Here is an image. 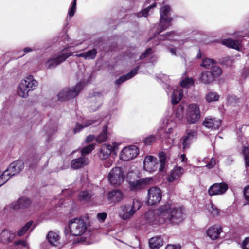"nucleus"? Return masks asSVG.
Instances as JSON below:
<instances>
[{
	"label": "nucleus",
	"instance_id": "nucleus-1",
	"mask_svg": "<svg viewBox=\"0 0 249 249\" xmlns=\"http://www.w3.org/2000/svg\"><path fill=\"white\" fill-rule=\"evenodd\" d=\"M147 221L151 224H178L183 221V211L180 207L167 204L159 208L157 212L148 211L145 213Z\"/></svg>",
	"mask_w": 249,
	"mask_h": 249
},
{
	"label": "nucleus",
	"instance_id": "nucleus-2",
	"mask_svg": "<svg viewBox=\"0 0 249 249\" xmlns=\"http://www.w3.org/2000/svg\"><path fill=\"white\" fill-rule=\"evenodd\" d=\"M38 86V82L32 75H29L22 79L18 88V95L23 98L28 96L30 91L36 89Z\"/></svg>",
	"mask_w": 249,
	"mask_h": 249
},
{
	"label": "nucleus",
	"instance_id": "nucleus-3",
	"mask_svg": "<svg viewBox=\"0 0 249 249\" xmlns=\"http://www.w3.org/2000/svg\"><path fill=\"white\" fill-rule=\"evenodd\" d=\"M68 227L70 233L74 236H78L85 232L87 225L84 218L76 217L69 221Z\"/></svg>",
	"mask_w": 249,
	"mask_h": 249
},
{
	"label": "nucleus",
	"instance_id": "nucleus-4",
	"mask_svg": "<svg viewBox=\"0 0 249 249\" xmlns=\"http://www.w3.org/2000/svg\"><path fill=\"white\" fill-rule=\"evenodd\" d=\"M83 87V84L79 83L74 87L64 88L57 95L58 100L65 101L75 98L79 94Z\"/></svg>",
	"mask_w": 249,
	"mask_h": 249
},
{
	"label": "nucleus",
	"instance_id": "nucleus-5",
	"mask_svg": "<svg viewBox=\"0 0 249 249\" xmlns=\"http://www.w3.org/2000/svg\"><path fill=\"white\" fill-rule=\"evenodd\" d=\"M185 117L187 123L190 124L198 121L200 118L199 106L196 103L189 104L186 109Z\"/></svg>",
	"mask_w": 249,
	"mask_h": 249
},
{
	"label": "nucleus",
	"instance_id": "nucleus-6",
	"mask_svg": "<svg viewBox=\"0 0 249 249\" xmlns=\"http://www.w3.org/2000/svg\"><path fill=\"white\" fill-rule=\"evenodd\" d=\"M107 177L108 181L111 184L118 186L123 182L124 175L120 167H115L110 170Z\"/></svg>",
	"mask_w": 249,
	"mask_h": 249
},
{
	"label": "nucleus",
	"instance_id": "nucleus-7",
	"mask_svg": "<svg viewBox=\"0 0 249 249\" xmlns=\"http://www.w3.org/2000/svg\"><path fill=\"white\" fill-rule=\"evenodd\" d=\"M147 203L154 205L159 203L161 200L162 194L160 189L157 187H152L148 190Z\"/></svg>",
	"mask_w": 249,
	"mask_h": 249
},
{
	"label": "nucleus",
	"instance_id": "nucleus-8",
	"mask_svg": "<svg viewBox=\"0 0 249 249\" xmlns=\"http://www.w3.org/2000/svg\"><path fill=\"white\" fill-rule=\"evenodd\" d=\"M138 149L134 145L124 147L120 154V159L124 161H128L135 158L138 154Z\"/></svg>",
	"mask_w": 249,
	"mask_h": 249
},
{
	"label": "nucleus",
	"instance_id": "nucleus-9",
	"mask_svg": "<svg viewBox=\"0 0 249 249\" xmlns=\"http://www.w3.org/2000/svg\"><path fill=\"white\" fill-rule=\"evenodd\" d=\"M72 55V53H63L57 56L53 57L45 62V66L47 69H53L64 61L68 57Z\"/></svg>",
	"mask_w": 249,
	"mask_h": 249
},
{
	"label": "nucleus",
	"instance_id": "nucleus-10",
	"mask_svg": "<svg viewBox=\"0 0 249 249\" xmlns=\"http://www.w3.org/2000/svg\"><path fill=\"white\" fill-rule=\"evenodd\" d=\"M159 167L157 159L153 156H147L143 161V168L147 172L152 173L156 171Z\"/></svg>",
	"mask_w": 249,
	"mask_h": 249
},
{
	"label": "nucleus",
	"instance_id": "nucleus-11",
	"mask_svg": "<svg viewBox=\"0 0 249 249\" xmlns=\"http://www.w3.org/2000/svg\"><path fill=\"white\" fill-rule=\"evenodd\" d=\"M228 189V185L225 183H214L209 188L208 193L211 196L221 195L224 194Z\"/></svg>",
	"mask_w": 249,
	"mask_h": 249
},
{
	"label": "nucleus",
	"instance_id": "nucleus-12",
	"mask_svg": "<svg viewBox=\"0 0 249 249\" xmlns=\"http://www.w3.org/2000/svg\"><path fill=\"white\" fill-rule=\"evenodd\" d=\"M152 178H145L129 182V188L131 191H138L144 189L150 182Z\"/></svg>",
	"mask_w": 249,
	"mask_h": 249
},
{
	"label": "nucleus",
	"instance_id": "nucleus-13",
	"mask_svg": "<svg viewBox=\"0 0 249 249\" xmlns=\"http://www.w3.org/2000/svg\"><path fill=\"white\" fill-rule=\"evenodd\" d=\"M103 96L99 92L94 93L90 97L89 108L91 111H95L101 107L103 102Z\"/></svg>",
	"mask_w": 249,
	"mask_h": 249
},
{
	"label": "nucleus",
	"instance_id": "nucleus-14",
	"mask_svg": "<svg viewBox=\"0 0 249 249\" xmlns=\"http://www.w3.org/2000/svg\"><path fill=\"white\" fill-rule=\"evenodd\" d=\"M124 197L123 193L119 189H113L109 191L107 198L110 203H117L121 201Z\"/></svg>",
	"mask_w": 249,
	"mask_h": 249
},
{
	"label": "nucleus",
	"instance_id": "nucleus-15",
	"mask_svg": "<svg viewBox=\"0 0 249 249\" xmlns=\"http://www.w3.org/2000/svg\"><path fill=\"white\" fill-rule=\"evenodd\" d=\"M115 144H104L100 148L99 158L101 160H104L109 158L112 152L115 150Z\"/></svg>",
	"mask_w": 249,
	"mask_h": 249
},
{
	"label": "nucleus",
	"instance_id": "nucleus-16",
	"mask_svg": "<svg viewBox=\"0 0 249 249\" xmlns=\"http://www.w3.org/2000/svg\"><path fill=\"white\" fill-rule=\"evenodd\" d=\"M24 167V163L22 160H17L10 164L6 171H8L10 176H12L18 174Z\"/></svg>",
	"mask_w": 249,
	"mask_h": 249
},
{
	"label": "nucleus",
	"instance_id": "nucleus-17",
	"mask_svg": "<svg viewBox=\"0 0 249 249\" xmlns=\"http://www.w3.org/2000/svg\"><path fill=\"white\" fill-rule=\"evenodd\" d=\"M31 201L28 198L25 197H20L17 201L11 204V207L14 210L24 209L30 206Z\"/></svg>",
	"mask_w": 249,
	"mask_h": 249
},
{
	"label": "nucleus",
	"instance_id": "nucleus-18",
	"mask_svg": "<svg viewBox=\"0 0 249 249\" xmlns=\"http://www.w3.org/2000/svg\"><path fill=\"white\" fill-rule=\"evenodd\" d=\"M89 163V159L81 155L80 157L72 160L71 163V166L72 169H77L86 166Z\"/></svg>",
	"mask_w": 249,
	"mask_h": 249
},
{
	"label": "nucleus",
	"instance_id": "nucleus-19",
	"mask_svg": "<svg viewBox=\"0 0 249 249\" xmlns=\"http://www.w3.org/2000/svg\"><path fill=\"white\" fill-rule=\"evenodd\" d=\"M134 214L130 205H124L120 207L119 215L123 220L129 219Z\"/></svg>",
	"mask_w": 249,
	"mask_h": 249
},
{
	"label": "nucleus",
	"instance_id": "nucleus-20",
	"mask_svg": "<svg viewBox=\"0 0 249 249\" xmlns=\"http://www.w3.org/2000/svg\"><path fill=\"white\" fill-rule=\"evenodd\" d=\"M184 170L180 166H176L171 171V173L168 178V181L170 182H173L180 178L183 174Z\"/></svg>",
	"mask_w": 249,
	"mask_h": 249
},
{
	"label": "nucleus",
	"instance_id": "nucleus-21",
	"mask_svg": "<svg viewBox=\"0 0 249 249\" xmlns=\"http://www.w3.org/2000/svg\"><path fill=\"white\" fill-rule=\"evenodd\" d=\"M203 124L207 128L216 129L220 126L221 123L220 120L206 118L203 122Z\"/></svg>",
	"mask_w": 249,
	"mask_h": 249
},
{
	"label": "nucleus",
	"instance_id": "nucleus-22",
	"mask_svg": "<svg viewBox=\"0 0 249 249\" xmlns=\"http://www.w3.org/2000/svg\"><path fill=\"white\" fill-rule=\"evenodd\" d=\"M196 136V132L194 130H190L184 136L182 141L183 148L186 149L189 147L192 140Z\"/></svg>",
	"mask_w": 249,
	"mask_h": 249
},
{
	"label": "nucleus",
	"instance_id": "nucleus-23",
	"mask_svg": "<svg viewBox=\"0 0 249 249\" xmlns=\"http://www.w3.org/2000/svg\"><path fill=\"white\" fill-rule=\"evenodd\" d=\"M149 244L151 249H158L163 245V239L160 236H155L149 240Z\"/></svg>",
	"mask_w": 249,
	"mask_h": 249
},
{
	"label": "nucleus",
	"instance_id": "nucleus-24",
	"mask_svg": "<svg viewBox=\"0 0 249 249\" xmlns=\"http://www.w3.org/2000/svg\"><path fill=\"white\" fill-rule=\"evenodd\" d=\"M14 237V233L8 230H3L0 234V242L8 243L12 241Z\"/></svg>",
	"mask_w": 249,
	"mask_h": 249
},
{
	"label": "nucleus",
	"instance_id": "nucleus-25",
	"mask_svg": "<svg viewBox=\"0 0 249 249\" xmlns=\"http://www.w3.org/2000/svg\"><path fill=\"white\" fill-rule=\"evenodd\" d=\"M139 69V66H138L132 70L130 72L127 73L126 75L120 77L119 79L115 81V84L118 85L120 84L125 81L132 78L137 74Z\"/></svg>",
	"mask_w": 249,
	"mask_h": 249
},
{
	"label": "nucleus",
	"instance_id": "nucleus-26",
	"mask_svg": "<svg viewBox=\"0 0 249 249\" xmlns=\"http://www.w3.org/2000/svg\"><path fill=\"white\" fill-rule=\"evenodd\" d=\"M172 18H160V23L157 29V33L159 34L162 31L166 29L170 25Z\"/></svg>",
	"mask_w": 249,
	"mask_h": 249
},
{
	"label": "nucleus",
	"instance_id": "nucleus-27",
	"mask_svg": "<svg viewBox=\"0 0 249 249\" xmlns=\"http://www.w3.org/2000/svg\"><path fill=\"white\" fill-rule=\"evenodd\" d=\"M221 232V229L218 226H213L210 227L207 230L208 236L212 240L216 239L220 233Z\"/></svg>",
	"mask_w": 249,
	"mask_h": 249
},
{
	"label": "nucleus",
	"instance_id": "nucleus-28",
	"mask_svg": "<svg viewBox=\"0 0 249 249\" xmlns=\"http://www.w3.org/2000/svg\"><path fill=\"white\" fill-rule=\"evenodd\" d=\"M200 80L204 84H210L214 81L215 78L210 71H205L201 73Z\"/></svg>",
	"mask_w": 249,
	"mask_h": 249
},
{
	"label": "nucleus",
	"instance_id": "nucleus-29",
	"mask_svg": "<svg viewBox=\"0 0 249 249\" xmlns=\"http://www.w3.org/2000/svg\"><path fill=\"white\" fill-rule=\"evenodd\" d=\"M221 43L228 47L235 49H238L239 47V43L237 40L230 38L225 39L221 41Z\"/></svg>",
	"mask_w": 249,
	"mask_h": 249
},
{
	"label": "nucleus",
	"instance_id": "nucleus-30",
	"mask_svg": "<svg viewBox=\"0 0 249 249\" xmlns=\"http://www.w3.org/2000/svg\"><path fill=\"white\" fill-rule=\"evenodd\" d=\"M183 95L182 89H177L174 91L172 95L171 101L173 104H177L181 99Z\"/></svg>",
	"mask_w": 249,
	"mask_h": 249
},
{
	"label": "nucleus",
	"instance_id": "nucleus-31",
	"mask_svg": "<svg viewBox=\"0 0 249 249\" xmlns=\"http://www.w3.org/2000/svg\"><path fill=\"white\" fill-rule=\"evenodd\" d=\"M47 238L51 244L57 246L58 243L59 236L57 233L50 231L48 234Z\"/></svg>",
	"mask_w": 249,
	"mask_h": 249
},
{
	"label": "nucleus",
	"instance_id": "nucleus-32",
	"mask_svg": "<svg viewBox=\"0 0 249 249\" xmlns=\"http://www.w3.org/2000/svg\"><path fill=\"white\" fill-rule=\"evenodd\" d=\"M107 126H105L102 130V132L96 138V141L99 143L105 142L107 138Z\"/></svg>",
	"mask_w": 249,
	"mask_h": 249
},
{
	"label": "nucleus",
	"instance_id": "nucleus-33",
	"mask_svg": "<svg viewBox=\"0 0 249 249\" xmlns=\"http://www.w3.org/2000/svg\"><path fill=\"white\" fill-rule=\"evenodd\" d=\"M94 122V121H93L91 120H89L85 121L83 125L77 123L75 128L73 129L74 133L79 132L81 129H82V128H83L85 127H87V126H89L90 124H92Z\"/></svg>",
	"mask_w": 249,
	"mask_h": 249
},
{
	"label": "nucleus",
	"instance_id": "nucleus-34",
	"mask_svg": "<svg viewBox=\"0 0 249 249\" xmlns=\"http://www.w3.org/2000/svg\"><path fill=\"white\" fill-rule=\"evenodd\" d=\"M219 99V95L215 92H210L206 96V100L208 102L217 101Z\"/></svg>",
	"mask_w": 249,
	"mask_h": 249
},
{
	"label": "nucleus",
	"instance_id": "nucleus-35",
	"mask_svg": "<svg viewBox=\"0 0 249 249\" xmlns=\"http://www.w3.org/2000/svg\"><path fill=\"white\" fill-rule=\"evenodd\" d=\"M92 196V194L90 192L84 191L79 193L78 195V198L81 201L88 200Z\"/></svg>",
	"mask_w": 249,
	"mask_h": 249
},
{
	"label": "nucleus",
	"instance_id": "nucleus-36",
	"mask_svg": "<svg viewBox=\"0 0 249 249\" xmlns=\"http://www.w3.org/2000/svg\"><path fill=\"white\" fill-rule=\"evenodd\" d=\"M194 81L192 78L187 77L180 82V86L182 88H188L194 85Z\"/></svg>",
	"mask_w": 249,
	"mask_h": 249
},
{
	"label": "nucleus",
	"instance_id": "nucleus-37",
	"mask_svg": "<svg viewBox=\"0 0 249 249\" xmlns=\"http://www.w3.org/2000/svg\"><path fill=\"white\" fill-rule=\"evenodd\" d=\"M170 8L168 6H164L160 10V16L161 18H170L169 16L170 14Z\"/></svg>",
	"mask_w": 249,
	"mask_h": 249
},
{
	"label": "nucleus",
	"instance_id": "nucleus-38",
	"mask_svg": "<svg viewBox=\"0 0 249 249\" xmlns=\"http://www.w3.org/2000/svg\"><path fill=\"white\" fill-rule=\"evenodd\" d=\"M211 69H212V71L210 72L215 79L220 76L222 73L221 69L215 65Z\"/></svg>",
	"mask_w": 249,
	"mask_h": 249
},
{
	"label": "nucleus",
	"instance_id": "nucleus-39",
	"mask_svg": "<svg viewBox=\"0 0 249 249\" xmlns=\"http://www.w3.org/2000/svg\"><path fill=\"white\" fill-rule=\"evenodd\" d=\"M159 162L160 167L159 168V171H162L164 168L166 163L165 155L163 152H161L159 154Z\"/></svg>",
	"mask_w": 249,
	"mask_h": 249
},
{
	"label": "nucleus",
	"instance_id": "nucleus-40",
	"mask_svg": "<svg viewBox=\"0 0 249 249\" xmlns=\"http://www.w3.org/2000/svg\"><path fill=\"white\" fill-rule=\"evenodd\" d=\"M214 61L213 59L206 58L203 60L201 66L207 69L211 68L214 65Z\"/></svg>",
	"mask_w": 249,
	"mask_h": 249
},
{
	"label": "nucleus",
	"instance_id": "nucleus-41",
	"mask_svg": "<svg viewBox=\"0 0 249 249\" xmlns=\"http://www.w3.org/2000/svg\"><path fill=\"white\" fill-rule=\"evenodd\" d=\"M32 225V221H29L27 222L24 227H23L21 229L18 231L17 232V234L19 236H22L30 228Z\"/></svg>",
	"mask_w": 249,
	"mask_h": 249
},
{
	"label": "nucleus",
	"instance_id": "nucleus-42",
	"mask_svg": "<svg viewBox=\"0 0 249 249\" xmlns=\"http://www.w3.org/2000/svg\"><path fill=\"white\" fill-rule=\"evenodd\" d=\"M97 53V52L95 49L85 52V59H93L95 58Z\"/></svg>",
	"mask_w": 249,
	"mask_h": 249
},
{
	"label": "nucleus",
	"instance_id": "nucleus-43",
	"mask_svg": "<svg viewBox=\"0 0 249 249\" xmlns=\"http://www.w3.org/2000/svg\"><path fill=\"white\" fill-rule=\"evenodd\" d=\"M243 152L245 166L246 167H248L249 166V148L248 147L244 146Z\"/></svg>",
	"mask_w": 249,
	"mask_h": 249
},
{
	"label": "nucleus",
	"instance_id": "nucleus-44",
	"mask_svg": "<svg viewBox=\"0 0 249 249\" xmlns=\"http://www.w3.org/2000/svg\"><path fill=\"white\" fill-rule=\"evenodd\" d=\"M156 6V3H154L152 4L151 5L149 6L146 8H145L143 10H142L141 11V13H138V17H142V16L146 17L148 15V13L150 11V10L151 9L155 7Z\"/></svg>",
	"mask_w": 249,
	"mask_h": 249
},
{
	"label": "nucleus",
	"instance_id": "nucleus-45",
	"mask_svg": "<svg viewBox=\"0 0 249 249\" xmlns=\"http://www.w3.org/2000/svg\"><path fill=\"white\" fill-rule=\"evenodd\" d=\"M95 148V145L93 144H91L84 148L81 150V155L85 156V154H88L90 153Z\"/></svg>",
	"mask_w": 249,
	"mask_h": 249
},
{
	"label": "nucleus",
	"instance_id": "nucleus-46",
	"mask_svg": "<svg viewBox=\"0 0 249 249\" xmlns=\"http://www.w3.org/2000/svg\"><path fill=\"white\" fill-rule=\"evenodd\" d=\"M209 212L213 216L218 215L219 210L213 204H211L210 207L208 208Z\"/></svg>",
	"mask_w": 249,
	"mask_h": 249
},
{
	"label": "nucleus",
	"instance_id": "nucleus-47",
	"mask_svg": "<svg viewBox=\"0 0 249 249\" xmlns=\"http://www.w3.org/2000/svg\"><path fill=\"white\" fill-rule=\"evenodd\" d=\"M76 1L77 0H73L72 5L69 9L68 15L70 17H72L74 15L76 8Z\"/></svg>",
	"mask_w": 249,
	"mask_h": 249
},
{
	"label": "nucleus",
	"instance_id": "nucleus-48",
	"mask_svg": "<svg viewBox=\"0 0 249 249\" xmlns=\"http://www.w3.org/2000/svg\"><path fill=\"white\" fill-rule=\"evenodd\" d=\"M156 138L153 135H150L146 138L143 140L145 144L146 145H150L156 141Z\"/></svg>",
	"mask_w": 249,
	"mask_h": 249
},
{
	"label": "nucleus",
	"instance_id": "nucleus-49",
	"mask_svg": "<svg viewBox=\"0 0 249 249\" xmlns=\"http://www.w3.org/2000/svg\"><path fill=\"white\" fill-rule=\"evenodd\" d=\"M114 159L113 157H109L107 159L104 160L103 161V165L105 167L109 168L113 164Z\"/></svg>",
	"mask_w": 249,
	"mask_h": 249
},
{
	"label": "nucleus",
	"instance_id": "nucleus-50",
	"mask_svg": "<svg viewBox=\"0 0 249 249\" xmlns=\"http://www.w3.org/2000/svg\"><path fill=\"white\" fill-rule=\"evenodd\" d=\"M141 202L138 200H135L133 201V204L131 205V207L134 211V213L138 210L140 209V208L141 207Z\"/></svg>",
	"mask_w": 249,
	"mask_h": 249
},
{
	"label": "nucleus",
	"instance_id": "nucleus-51",
	"mask_svg": "<svg viewBox=\"0 0 249 249\" xmlns=\"http://www.w3.org/2000/svg\"><path fill=\"white\" fill-rule=\"evenodd\" d=\"M157 135L158 137L162 139L167 137L166 132H165L164 129L162 128L158 129Z\"/></svg>",
	"mask_w": 249,
	"mask_h": 249
},
{
	"label": "nucleus",
	"instance_id": "nucleus-52",
	"mask_svg": "<svg viewBox=\"0 0 249 249\" xmlns=\"http://www.w3.org/2000/svg\"><path fill=\"white\" fill-rule=\"evenodd\" d=\"M245 198L248 204H249V185L244 190Z\"/></svg>",
	"mask_w": 249,
	"mask_h": 249
},
{
	"label": "nucleus",
	"instance_id": "nucleus-53",
	"mask_svg": "<svg viewBox=\"0 0 249 249\" xmlns=\"http://www.w3.org/2000/svg\"><path fill=\"white\" fill-rule=\"evenodd\" d=\"M242 249H249V237H246L242 244Z\"/></svg>",
	"mask_w": 249,
	"mask_h": 249
},
{
	"label": "nucleus",
	"instance_id": "nucleus-54",
	"mask_svg": "<svg viewBox=\"0 0 249 249\" xmlns=\"http://www.w3.org/2000/svg\"><path fill=\"white\" fill-rule=\"evenodd\" d=\"M176 117L178 120H180L183 117V109L182 108H178L176 112Z\"/></svg>",
	"mask_w": 249,
	"mask_h": 249
},
{
	"label": "nucleus",
	"instance_id": "nucleus-55",
	"mask_svg": "<svg viewBox=\"0 0 249 249\" xmlns=\"http://www.w3.org/2000/svg\"><path fill=\"white\" fill-rule=\"evenodd\" d=\"M215 164V160L214 158H212L210 162L206 165V166L209 169H211L214 167Z\"/></svg>",
	"mask_w": 249,
	"mask_h": 249
},
{
	"label": "nucleus",
	"instance_id": "nucleus-56",
	"mask_svg": "<svg viewBox=\"0 0 249 249\" xmlns=\"http://www.w3.org/2000/svg\"><path fill=\"white\" fill-rule=\"evenodd\" d=\"M151 52H152V50L151 48H148L147 49L145 52H144V53H143V54H142L140 56V59H142L145 57H146L149 54H150L151 53Z\"/></svg>",
	"mask_w": 249,
	"mask_h": 249
},
{
	"label": "nucleus",
	"instance_id": "nucleus-57",
	"mask_svg": "<svg viewBox=\"0 0 249 249\" xmlns=\"http://www.w3.org/2000/svg\"><path fill=\"white\" fill-rule=\"evenodd\" d=\"M107 216V214L106 213H99L97 214L98 218L101 221H104L106 218Z\"/></svg>",
	"mask_w": 249,
	"mask_h": 249
},
{
	"label": "nucleus",
	"instance_id": "nucleus-58",
	"mask_svg": "<svg viewBox=\"0 0 249 249\" xmlns=\"http://www.w3.org/2000/svg\"><path fill=\"white\" fill-rule=\"evenodd\" d=\"M166 249H180V246L179 245L170 244L167 246Z\"/></svg>",
	"mask_w": 249,
	"mask_h": 249
},
{
	"label": "nucleus",
	"instance_id": "nucleus-59",
	"mask_svg": "<svg viewBox=\"0 0 249 249\" xmlns=\"http://www.w3.org/2000/svg\"><path fill=\"white\" fill-rule=\"evenodd\" d=\"M173 35H174V32L167 33L165 35V38L169 39V40H171L172 38L171 36V35H173V36H174Z\"/></svg>",
	"mask_w": 249,
	"mask_h": 249
},
{
	"label": "nucleus",
	"instance_id": "nucleus-60",
	"mask_svg": "<svg viewBox=\"0 0 249 249\" xmlns=\"http://www.w3.org/2000/svg\"><path fill=\"white\" fill-rule=\"evenodd\" d=\"M94 138V137L93 135H89L88 136L85 140L86 142L89 143L90 142H91Z\"/></svg>",
	"mask_w": 249,
	"mask_h": 249
},
{
	"label": "nucleus",
	"instance_id": "nucleus-61",
	"mask_svg": "<svg viewBox=\"0 0 249 249\" xmlns=\"http://www.w3.org/2000/svg\"><path fill=\"white\" fill-rule=\"evenodd\" d=\"M15 244L18 245H22L23 246L25 247L26 246V243L23 240H19L15 242Z\"/></svg>",
	"mask_w": 249,
	"mask_h": 249
},
{
	"label": "nucleus",
	"instance_id": "nucleus-62",
	"mask_svg": "<svg viewBox=\"0 0 249 249\" xmlns=\"http://www.w3.org/2000/svg\"><path fill=\"white\" fill-rule=\"evenodd\" d=\"M180 159L182 162H186L187 158L186 157L185 154H182L180 156Z\"/></svg>",
	"mask_w": 249,
	"mask_h": 249
},
{
	"label": "nucleus",
	"instance_id": "nucleus-63",
	"mask_svg": "<svg viewBox=\"0 0 249 249\" xmlns=\"http://www.w3.org/2000/svg\"><path fill=\"white\" fill-rule=\"evenodd\" d=\"M76 56L78 57H83L85 59V52L82 53L80 54H77Z\"/></svg>",
	"mask_w": 249,
	"mask_h": 249
},
{
	"label": "nucleus",
	"instance_id": "nucleus-64",
	"mask_svg": "<svg viewBox=\"0 0 249 249\" xmlns=\"http://www.w3.org/2000/svg\"><path fill=\"white\" fill-rule=\"evenodd\" d=\"M32 49L30 48H29V47H26L24 49V52H25V53H28V52H31L32 51Z\"/></svg>",
	"mask_w": 249,
	"mask_h": 249
}]
</instances>
